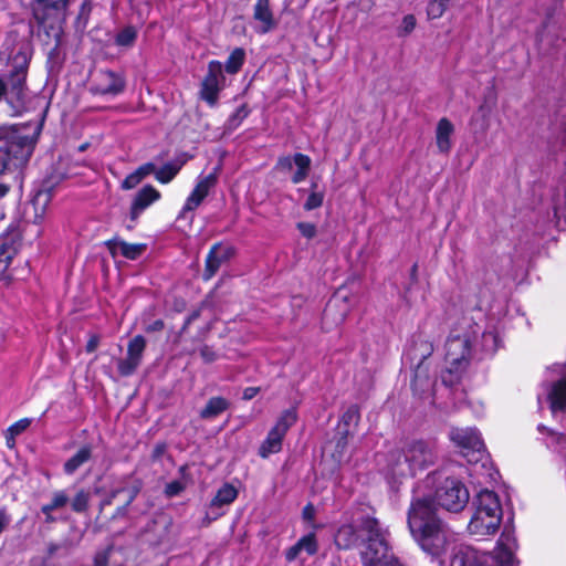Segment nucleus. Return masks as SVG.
<instances>
[{
	"mask_svg": "<svg viewBox=\"0 0 566 566\" xmlns=\"http://www.w3.org/2000/svg\"><path fill=\"white\" fill-rule=\"evenodd\" d=\"M407 523L413 539L423 552L433 557L447 552L452 534L438 517L431 496L422 493L419 486L413 491Z\"/></svg>",
	"mask_w": 566,
	"mask_h": 566,
	"instance_id": "f257e3e1",
	"label": "nucleus"
},
{
	"mask_svg": "<svg viewBox=\"0 0 566 566\" xmlns=\"http://www.w3.org/2000/svg\"><path fill=\"white\" fill-rule=\"evenodd\" d=\"M339 548L360 546V556L365 566H401L389 553V547L377 520L364 517L357 525L345 524L335 535Z\"/></svg>",
	"mask_w": 566,
	"mask_h": 566,
	"instance_id": "f03ea898",
	"label": "nucleus"
},
{
	"mask_svg": "<svg viewBox=\"0 0 566 566\" xmlns=\"http://www.w3.org/2000/svg\"><path fill=\"white\" fill-rule=\"evenodd\" d=\"M479 335V326L463 321L453 328L444 344V369L441 374L442 382L447 386L457 384L468 369L471 360L478 356L473 340Z\"/></svg>",
	"mask_w": 566,
	"mask_h": 566,
	"instance_id": "7ed1b4c3",
	"label": "nucleus"
},
{
	"mask_svg": "<svg viewBox=\"0 0 566 566\" xmlns=\"http://www.w3.org/2000/svg\"><path fill=\"white\" fill-rule=\"evenodd\" d=\"M32 48L29 42L23 41L10 59L11 70L4 78L0 76V102L6 101L12 115H21L27 109L28 86L27 77Z\"/></svg>",
	"mask_w": 566,
	"mask_h": 566,
	"instance_id": "20e7f679",
	"label": "nucleus"
},
{
	"mask_svg": "<svg viewBox=\"0 0 566 566\" xmlns=\"http://www.w3.org/2000/svg\"><path fill=\"white\" fill-rule=\"evenodd\" d=\"M438 458L433 442L417 440L408 443L403 449L390 453L388 459V472L394 478H407L415 475L433 465Z\"/></svg>",
	"mask_w": 566,
	"mask_h": 566,
	"instance_id": "39448f33",
	"label": "nucleus"
},
{
	"mask_svg": "<svg viewBox=\"0 0 566 566\" xmlns=\"http://www.w3.org/2000/svg\"><path fill=\"white\" fill-rule=\"evenodd\" d=\"M474 513L468 524V531L474 536H489L496 533L502 522V506L497 495L482 490L473 500Z\"/></svg>",
	"mask_w": 566,
	"mask_h": 566,
	"instance_id": "423d86ee",
	"label": "nucleus"
},
{
	"mask_svg": "<svg viewBox=\"0 0 566 566\" xmlns=\"http://www.w3.org/2000/svg\"><path fill=\"white\" fill-rule=\"evenodd\" d=\"M516 547V539L510 531H504L492 554L484 553L471 546H460L452 555L450 566H497L500 555L507 552L515 560L513 551Z\"/></svg>",
	"mask_w": 566,
	"mask_h": 566,
	"instance_id": "0eeeda50",
	"label": "nucleus"
},
{
	"mask_svg": "<svg viewBox=\"0 0 566 566\" xmlns=\"http://www.w3.org/2000/svg\"><path fill=\"white\" fill-rule=\"evenodd\" d=\"M35 137L13 136L0 146V176L23 167L30 159Z\"/></svg>",
	"mask_w": 566,
	"mask_h": 566,
	"instance_id": "6e6552de",
	"label": "nucleus"
},
{
	"mask_svg": "<svg viewBox=\"0 0 566 566\" xmlns=\"http://www.w3.org/2000/svg\"><path fill=\"white\" fill-rule=\"evenodd\" d=\"M433 499L441 509L458 513L467 506L470 494L467 486L460 480L446 478L437 485Z\"/></svg>",
	"mask_w": 566,
	"mask_h": 566,
	"instance_id": "1a4fd4ad",
	"label": "nucleus"
},
{
	"mask_svg": "<svg viewBox=\"0 0 566 566\" xmlns=\"http://www.w3.org/2000/svg\"><path fill=\"white\" fill-rule=\"evenodd\" d=\"M450 439L461 449L470 463H478L485 458V447L480 433L474 428H453Z\"/></svg>",
	"mask_w": 566,
	"mask_h": 566,
	"instance_id": "9d476101",
	"label": "nucleus"
},
{
	"mask_svg": "<svg viewBox=\"0 0 566 566\" xmlns=\"http://www.w3.org/2000/svg\"><path fill=\"white\" fill-rule=\"evenodd\" d=\"M297 415L294 409H287L276 420L266 438L259 448V455L263 459L282 450V442L289 429L296 422Z\"/></svg>",
	"mask_w": 566,
	"mask_h": 566,
	"instance_id": "9b49d317",
	"label": "nucleus"
},
{
	"mask_svg": "<svg viewBox=\"0 0 566 566\" xmlns=\"http://www.w3.org/2000/svg\"><path fill=\"white\" fill-rule=\"evenodd\" d=\"M226 77L223 66L219 61H210L208 72L201 83L200 97L210 106H214L219 98V93L224 86Z\"/></svg>",
	"mask_w": 566,
	"mask_h": 566,
	"instance_id": "f8f14e48",
	"label": "nucleus"
},
{
	"mask_svg": "<svg viewBox=\"0 0 566 566\" xmlns=\"http://www.w3.org/2000/svg\"><path fill=\"white\" fill-rule=\"evenodd\" d=\"M70 0H35L33 14L40 25H46L50 20L64 19Z\"/></svg>",
	"mask_w": 566,
	"mask_h": 566,
	"instance_id": "ddd939ff",
	"label": "nucleus"
},
{
	"mask_svg": "<svg viewBox=\"0 0 566 566\" xmlns=\"http://www.w3.org/2000/svg\"><path fill=\"white\" fill-rule=\"evenodd\" d=\"M125 88L124 77L111 70H101L96 73L92 91L101 95H117Z\"/></svg>",
	"mask_w": 566,
	"mask_h": 566,
	"instance_id": "4468645a",
	"label": "nucleus"
},
{
	"mask_svg": "<svg viewBox=\"0 0 566 566\" xmlns=\"http://www.w3.org/2000/svg\"><path fill=\"white\" fill-rule=\"evenodd\" d=\"M233 253L234 250L231 247H222L219 243L214 244L206 258L203 280L209 281L219 271L222 263L232 258Z\"/></svg>",
	"mask_w": 566,
	"mask_h": 566,
	"instance_id": "2eb2a0df",
	"label": "nucleus"
},
{
	"mask_svg": "<svg viewBox=\"0 0 566 566\" xmlns=\"http://www.w3.org/2000/svg\"><path fill=\"white\" fill-rule=\"evenodd\" d=\"M160 192L153 187L147 185L143 187L135 196L130 207V219L136 221L138 217L147 209L151 203L159 200Z\"/></svg>",
	"mask_w": 566,
	"mask_h": 566,
	"instance_id": "dca6fc26",
	"label": "nucleus"
},
{
	"mask_svg": "<svg viewBox=\"0 0 566 566\" xmlns=\"http://www.w3.org/2000/svg\"><path fill=\"white\" fill-rule=\"evenodd\" d=\"M140 488L142 486L139 482H126L120 484L111 490L107 496L101 502V506L104 507L106 505L113 504L114 500L118 496H122L123 504L129 506L140 492Z\"/></svg>",
	"mask_w": 566,
	"mask_h": 566,
	"instance_id": "f3484780",
	"label": "nucleus"
},
{
	"mask_svg": "<svg viewBox=\"0 0 566 566\" xmlns=\"http://www.w3.org/2000/svg\"><path fill=\"white\" fill-rule=\"evenodd\" d=\"M253 18L260 22L258 32L264 34L275 27V20L270 7V0H258L253 8Z\"/></svg>",
	"mask_w": 566,
	"mask_h": 566,
	"instance_id": "a211bd4d",
	"label": "nucleus"
},
{
	"mask_svg": "<svg viewBox=\"0 0 566 566\" xmlns=\"http://www.w3.org/2000/svg\"><path fill=\"white\" fill-rule=\"evenodd\" d=\"M107 247L113 255L119 253L128 260L138 259L147 249L145 243H128L119 239L109 240Z\"/></svg>",
	"mask_w": 566,
	"mask_h": 566,
	"instance_id": "6ab92c4d",
	"label": "nucleus"
},
{
	"mask_svg": "<svg viewBox=\"0 0 566 566\" xmlns=\"http://www.w3.org/2000/svg\"><path fill=\"white\" fill-rule=\"evenodd\" d=\"M454 133L453 124L446 117L441 118L436 128V144L438 150L448 154L452 148L451 137Z\"/></svg>",
	"mask_w": 566,
	"mask_h": 566,
	"instance_id": "aec40b11",
	"label": "nucleus"
},
{
	"mask_svg": "<svg viewBox=\"0 0 566 566\" xmlns=\"http://www.w3.org/2000/svg\"><path fill=\"white\" fill-rule=\"evenodd\" d=\"M473 345L476 346L478 355L481 354L479 358H482V356L493 355L497 350L500 339L494 331H484L481 333V328L479 327V335L475 340H473Z\"/></svg>",
	"mask_w": 566,
	"mask_h": 566,
	"instance_id": "412c9836",
	"label": "nucleus"
},
{
	"mask_svg": "<svg viewBox=\"0 0 566 566\" xmlns=\"http://www.w3.org/2000/svg\"><path fill=\"white\" fill-rule=\"evenodd\" d=\"M317 542L314 533H310L303 537H301L292 547H290L285 557L289 562L294 560L300 556L302 552H305L307 555H314L317 552Z\"/></svg>",
	"mask_w": 566,
	"mask_h": 566,
	"instance_id": "4be33fe9",
	"label": "nucleus"
},
{
	"mask_svg": "<svg viewBox=\"0 0 566 566\" xmlns=\"http://www.w3.org/2000/svg\"><path fill=\"white\" fill-rule=\"evenodd\" d=\"M433 353V345L431 342L427 339H422L421 337L413 340V345L410 352V355L413 359H418V366L415 374L413 387L417 388L418 379H419V370L421 369V364L424 359H427Z\"/></svg>",
	"mask_w": 566,
	"mask_h": 566,
	"instance_id": "5701e85b",
	"label": "nucleus"
},
{
	"mask_svg": "<svg viewBox=\"0 0 566 566\" xmlns=\"http://www.w3.org/2000/svg\"><path fill=\"white\" fill-rule=\"evenodd\" d=\"M93 448L91 444L81 447L63 465L64 473L72 475L92 458Z\"/></svg>",
	"mask_w": 566,
	"mask_h": 566,
	"instance_id": "b1692460",
	"label": "nucleus"
},
{
	"mask_svg": "<svg viewBox=\"0 0 566 566\" xmlns=\"http://www.w3.org/2000/svg\"><path fill=\"white\" fill-rule=\"evenodd\" d=\"M548 398L553 412H556L557 410L566 412V377L553 385Z\"/></svg>",
	"mask_w": 566,
	"mask_h": 566,
	"instance_id": "393cba45",
	"label": "nucleus"
},
{
	"mask_svg": "<svg viewBox=\"0 0 566 566\" xmlns=\"http://www.w3.org/2000/svg\"><path fill=\"white\" fill-rule=\"evenodd\" d=\"M238 496V490L229 484H223L217 492L216 496L210 502V509H221L224 505L231 504Z\"/></svg>",
	"mask_w": 566,
	"mask_h": 566,
	"instance_id": "a878e982",
	"label": "nucleus"
},
{
	"mask_svg": "<svg viewBox=\"0 0 566 566\" xmlns=\"http://www.w3.org/2000/svg\"><path fill=\"white\" fill-rule=\"evenodd\" d=\"M229 401L223 397H212L208 400L205 408L200 411L202 419H213L229 408Z\"/></svg>",
	"mask_w": 566,
	"mask_h": 566,
	"instance_id": "bb28decb",
	"label": "nucleus"
},
{
	"mask_svg": "<svg viewBox=\"0 0 566 566\" xmlns=\"http://www.w3.org/2000/svg\"><path fill=\"white\" fill-rule=\"evenodd\" d=\"M554 216L557 220H566V174L563 175L553 201Z\"/></svg>",
	"mask_w": 566,
	"mask_h": 566,
	"instance_id": "cd10ccee",
	"label": "nucleus"
},
{
	"mask_svg": "<svg viewBox=\"0 0 566 566\" xmlns=\"http://www.w3.org/2000/svg\"><path fill=\"white\" fill-rule=\"evenodd\" d=\"M245 61V51L242 48H235L226 61L224 69L229 74H237Z\"/></svg>",
	"mask_w": 566,
	"mask_h": 566,
	"instance_id": "c85d7f7f",
	"label": "nucleus"
},
{
	"mask_svg": "<svg viewBox=\"0 0 566 566\" xmlns=\"http://www.w3.org/2000/svg\"><path fill=\"white\" fill-rule=\"evenodd\" d=\"M218 171L219 168L217 167L212 172L208 174L205 177H201L192 191L206 198L209 195L210 190L214 188V186L217 185Z\"/></svg>",
	"mask_w": 566,
	"mask_h": 566,
	"instance_id": "c756f323",
	"label": "nucleus"
},
{
	"mask_svg": "<svg viewBox=\"0 0 566 566\" xmlns=\"http://www.w3.org/2000/svg\"><path fill=\"white\" fill-rule=\"evenodd\" d=\"M294 164L296 165L297 170L293 175L292 181L294 184H300L306 178V176L308 174V169L311 166V158L304 154L298 153L294 156Z\"/></svg>",
	"mask_w": 566,
	"mask_h": 566,
	"instance_id": "7c9ffc66",
	"label": "nucleus"
},
{
	"mask_svg": "<svg viewBox=\"0 0 566 566\" xmlns=\"http://www.w3.org/2000/svg\"><path fill=\"white\" fill-rule=\"evenodd\" d=\"M137 39V29L127 25L122 29L115 36V44L122 48H132Z\"/></svg>",
	"mask_w": 566,
	"mask_h": 566,
	"instance_id": "2f4dec72",
	"label": "nucleus"
},
{
	"mask_svg": "<svg viewBox=\"0 0 566 566\" xmlns=\"http://www.w3.org/2000/svg\"><path fill=\"white\" fill-rule=\"evenodd\" d=\"M145 348H146V339L142 335H136L128 343L127 356L142 363Z\"/></svg>",
	"mask_w": 566,
	"mask_h": 566,
	"instance_id": "473e14b6",
	"label": "nucleus"
},
{
	"mask_svg": "<svg viewBox=\"0 0 566 566\" xmlns=\"http://www.w3.org/2000/svg\"><path fill=\"white\" fill-rule=\"evenodd\" d=\"M70 497L65 491H55L52 494L51 501L41 507V512L56 511L66 506Z\"/></svg>",
	"mask_w": 566,
	"mask_h": 566,
	"instance_id": "72a5a7b5",
	"label": "nucleus"
},
{
	"mask_svg": "<svg viewBox=\"0 0 566 566\" xmlns=\"http://www.w3.org/2000/svg\"><path fill=\"white\" fill-rule=\"evenodd\" d=\"M180 165L176 163H168L161 168L156 169V179L161 184L170 182L180 170Z\"/></svg>",
	"mask_w": 566,
	"mask_h": 566,
	"instance_id": "f704fd0d",
	"label": "nucleus"
},
{
	"mask_svg": "<svg viewBox=\"0 0 566 566\" xmlns=\"http://www.w3.org/2000/svg\"><path fill=\"white\" fill-rule=\"evenodd\" d=\"M14 254L15 250L12 243L7 241L0 242V274L7 271Z\"/></svg>",
	"mask_w": 566,
	"mask_h": 566,
	"instance_id": "c9c22d12",
	"label": "nucleus"
},
{
	"mask_svg": "<svg viewBox=\"0 0 566 566\" xmlns=\"http://www.w3.org/2000/svg\"><path fill=\"white\" fill-rule=\"evenodd\" d=\"M90 500L91 493L84 489H81L72 499L71 507L76 513H84L88 509Z\"/></svg>",
	"mask_w": 566,
	"mask_h": 566,
	"instance_id": "e433bc0d",
	"label": "nucleus"
},
{
	"mask_svg": "<svg viewBox=\"0 0 566 566\" xmlns=\"http://www.w3.org/2000/svg\"><path fill=\"white\" fill-rule=\"evenodd\" d=\"M359 418H360V415H359V409L357 406L353 405L350 406L342 416V424H344L345 427H347V429L345 430V434L347 436L349 433V428L352 426L356 427L358 424V421H359Z\"/></svg>",
	"mask_w": 566,
	"mask_h": 566,
	"instance_id": "4c0bfd02",
	"label": "nucleus"
},
{
	"mask_svg": "<svg viewBox=\"0 0 566 566\" xmlns=\"http://www.w3.org/2000/svg\"><path fill=\"white\" fill-rule=\"evenodd\" d=\"M139 365V361L126 356V358L118 360L117 369L122 376L127 377L133 375Z\"/></svg>",
	"mask_w": 566,
	"mask_h": 566,
	"instance_id": "58836bf2",
	"label": "nucleus"
},
{
	"mask_svg": "<svg viewBox=\"0 0 566 566\" xmlns=\"http://www.w3.org/2000/svg\"><path fill=\"white\" fill-rule=\"evenodd\" d=\"M203 199L205 198L202 196L196 193L195 191H191L182 207V210L179 213V218H186V214L197 209L203 201Z\"/></svg>",
	"mask_w": 566,
	"mask_h": 566,
	"instance_id": "ea45409f",
	"label": "nucleus"
},
{
	"mask_svg": "<svg viewBox=\"0 0 566 566\" xmlns=\"http://www.w3.org/2000/svg\"><path fill=\"white\" fill-rule=\"evenodd\" d=\"M346 302L345 296H340L339 294H335L332 300L328 302L325 311H324V319H329L334 316V311L337 307L342 306V303Z\"/></svg>",
	"mask_w": 566,
	"mask_h": 566,
	"instance_id": "a19ab883",
	"label": "nucleus"
},
{
	"mask_svg": "<svg viewBox=\"0 0 566 566\" xmlns=\"http://www.w3.org/2000/svg\"><path fill=\"white\" fill-rule=\"evenodd\" d=\"M448 6L437 1L432 0L427 8V13L429 19H439L443 15L446 9Z\"/></svg>",
	"mask_w": 566,
	"mask_h": 566,
	"instance_id": "79ce46f5",
	"label": "nucleus"
},
{
	"mask_svg": "<svg viewBox=\"0 0 566 566\" xmlns=\"http://www.w3.org/2000/svg\"><path fill=\"white\" fill-rule=\"evenodd\" d=\"M187 486V482L175 480L169 482L165 488V494L168 497H174L179 495Z\"/></svg>",
	"mask_w": 566,
	"mask_h": 566,
	"instance_id": "37998d69",
	"label": "nucleus"
},
{
	"mask_svg": "<svg viewBox=\"0 0 566 566\" xmlns=\"http://www.w3.org/2000/svg\"><path fill=\"white\" fill-rule=\"evenodd\" d=\"M323 199L324 195L322 192H312L304 203V209L311 211L321 207L323 203Z\"/></svg>",
	"mask_w": 566,
	"mask_h": 566,
	"instance_id": "c03bdc74",
	"label": "nucleus"
},
{
	"mask_svg": "<svg viewBox=\"0 0 566 566\" xmlns=\"http://www.w3.org/2000/svg\"><path fill=\"white\" fill-rule=\"evenodd\" d=\"M199 355L206 364H211L220 357V355L208 345H203L199 348Z\"/></svg>",
	"mask_w": 566,
	"mask_h": 566,
	"instance_id": "a18cd8bd",
	"label": "nucleus"
},
{
	"mask_svg": "<svg viewBox=\"0 0 566 566\" xmlns=\"http://www.w3.org/2000/svg\"><path fill=\"white\" fill-rule=\"evenodd\" d=\"M30 424L31 420L29 418L20 419L8 429V433L12 437L19 436L27 430Z\"/></svg>",
	"mask_w": 566,
	"mask_h": 566,
	"instance_id": "49530a36",
	"label": "nucleus"
},
{
	"mask_svg": "<svg viewBox=\"0 0 566 566\" xmlns=\"http://www.w3.org/2000/svg\"><path fill=\"white\" fill-rule=\"evenodd\" d=\"M416 27V19L412 14H408L403 17L402 23L399 28V35H407L413 31Z\"/></svg>",
	"mask_w": 566,
	"mask_h": 566,
	"instance_id": "de8ad7c7",
	"label": "nucleus"
},
{
	"mask_svg": "<svg viewBox=\"0 0 566 566\" xmlns=\"http://www.w3.org/2000/svg\"><path fill=\"white\" fill-rule=\"evenodd\" d=\"M537 429L539 432H546L547 434H549L553 442H555L557 444H566V433H557V432L548 429L544 424H538Z\"/></svg>",
	"mask_w": 566,
	"mask_h": 566,
	"instance_id": "09e8293b",
	"label": "nucleus"
},
{
	"mask_svg": "<svg viewBox=\"0 0 566 566\" xmlns=\"http://www.w3.org/2000/svg\"><path fill=\"white\" fill-rule=\"evenodd\" d=\"M142 182L140 177L136 171L129 174L122 182V188L125 190H129L135 188L138 184Z\"/></svg>",
	"mask_w": 566,
	"mask_h": 566,
	"instance_id": "8fccbe9b",
	"label": "nucleus"
},
{
	"mask_svg": "<svg viewBox=\"0 0 566 566\" xmlns=\"http://www.w3.org/2000/svg\"><path fill=\"white\" fill-rule=\"evenodd\" d=\"M112 548L97 552L94 556V566H108Z\"/></svg>",
	"mask_w": 566,
	"mask_h": 566,
	"instance_id": "3c124183",
	"label": "nucleus"
},
{
	"mask_svg": "<svg viewBox=\"0 0 566 566\" xmlns=\"http://www.w3.org/2000/svg\"><path fill=\"white\" fill-rule=\"evenodd\" d=\"M297 229L300 230L302 235L307 239H312L316 234V227L310 222L297 223Z\"/></svg>",
	"mask_w": 566,
	"mask_h": 566,
	"instance_id": "603ef678",
	"label": "nucleus"
},
{
	"mask_svg": "<svg viewBox=\"0 0 566 566\" xmlns=\"http://www.w3.org/2000/svg\"><path fill=\"white\" fill-rule=\"evenodd\" d=\"M135 171L137 172V175L143 180L144 178H146L150 174H155L156 175V166L153 163H146V164L139 166Z\"/></svg>",
	"mask_w": 566,
	"mask_h": 566,
	"instance_id": "864d4df0",
	"label": "nucleus"
},
{
	"mask_svg": "<svg viewBox=\"0 0 566 566\" xmlns=\"http://www.w3.org/2000/svg\"><path fill=\"white\" fill-rule=\"evenodd\" d=\"M91 10H92L91 1L85 0L81 6V9H80V12L77 15V21L83 22V24H85L90 17Z\"/></svg>",
	"mask_w": 566,
	"mask_h": 566,
	"instance_id": "5fc2aeb1",
	"label": "nucleus"
},
{
	"mask_svg": "<svg viewBox=\"0 0 566 566\" xmlns=\"http://www.w3.org/2000/svg\"><path fill=\"white\" fill-rule=\"evenodd\" d=\"M222 514L223 512H220L219 509L211 510L209 507L205 518L202 520V526H208L212 521L217 520Z\"/></svg>",
	"mask_w": 566,
	"mask_h": 566,
	"instance_id": "6e6d98bb",
	"label": "nucleus"
},
{
	"mask_svg": "<svg viewBox=\"0 0 566 566\" xmlns=\"http://www.w3.org/2000/svg\"><path fill=\"white\" fill-rule=\"evenodd\" d=\"M294 164V157L285 156L277 160L276 167L281 170H291Z\"/></svg>",
	"mask_w": 566,
	"mask_h": 566,
	"instance_id": "4d7b16f0",
	"label": "nucleus"
},
{
	"mask_svg": "<svg viewBox=\"0 0 566 566\" xmlns=\"http://www.w3.org/2000/svg\"><path fill=\"white\" fill-rule=\"evenodd\" d=\"M11 522V516L4 509H0V535L7 530Z\"/></svg>",
	"mask_w": 566,
	"mask_h": 566,
	"instance_id": "13d9d810",
	"label": "nucleus"
},
{
	"mask_svg": "<svg viewBox=\"0 0 566 566\" xmlns=\"http://www.w3.org/2000/svg\"><path fill=\"white\" fill-rule=\"evenodd\" d=\"M166 444L164 442H159L157 443L154 449H153V452H151V459L154 461H157L159 460L166 452Z\"/></svg>",
	"mask_w": 566,
	"mask_h": 566,
	"instance_id": "bf43d9fd",
	"label": "nucleus"
},
{
	"mask_svg": "<svg viewBox=\"0 0 566 566\" xmlns=\"http://www.w3.org/2000/svg\"><path fill=\"white\" fill-rule=\"evenodd\" d=\"M497 566H515V560H513L511 558V555L507 552H503L501 555H500V562H499V565Z\"/></svg>",
	"mask_w": 566,
	"mask_h": 566,
	"instance_id": "052dcab7",
	"label": "nucleus"
},
{
	"mask_svg": "<svg viewBox=\"0 0 566 566\" xmlns=\"http://www.w3.org/2000/svg\"><path fill=\"white\" fill-rule=\"evenodd\" d=\"M247 116V112L243 108H240L235 112V114L229 119L230 125L237 126L242 118Z\"/></svg>",
	"mask_w": 566,
	"mask_h": 566,
	"instance_id": "680f3d73",
	"label": "nucleus"
},
{
	"mask_svg": "<svg viewBox=\"0 0 566 566\" xmlns=\"http://www.w3.org/2000/svg\"><path fill=\"white\" fill-rule=\"evenodd\" d=\"M99 344V337L97 335H92L86 344V352L93 353Z\"/></svg>",
	"mask_w": 566,
	"mask_h": 566,
	"instance_id": "e2e57ef3",
	"label": "nucleus"
},
{
	"mask_svg": "<svg viewBox=\"0 0 566 566\" xmlns=\"http://www.w3.org/2000/svg\"><path fill=\"white\" fill-rule=\"evenodd\" d=\"M303 518L306 520V521H313L314 517H315V509L312 504H307L304 509H303Z\"/></svg>",
	"mask_w": 566,
	"mask_h": 566,
	"instance_id": "0e129e2a",
	"label": "nucleus"
},
{
	"mask_svg": "<svg viewBox=\"0 0 566 566\" xmlns=\"http://www.w3.org/2000/svg\"><path fill=\"white\" fill-rule=\"evenodd\" d=\"M259 392L258 387H248L243 390V399L244 400H251L253 399Z\"/></svg>",
	"mask_w": 566,
	"mask_h": 566,
	"instance_id": "69168bd1",
	"label": "nucleus"
},
{
	"mask_svg": "<svg viewBox=\"0 0 566 566\" xmlns=\"http://www.w3.org/2000/svg\"><path fill=\"white\" fill-rule=\"evenodd\" d=\"M164 322L161 319H156L151 324H149L147 327H146V331L147 332H159L164 328Z\"/></svg>",
	"mask_w": 566,
	"mask_h": 566,
	"instance_id": "338daca9",
	"label": "nucleus"
},
{
	"mask_svg": "<svg viewBox=\"0 0 566 566\" xmlns=\"http://www.w3.org/2000/svg\"><path fill=\"white\" fill-rule=\"evenodd\" d=\"M127 512H128V505L122 504L120 506H118L116 509L115 514L113 515V518L125 517L127 515Z\"/></svg>",
	"mask_w": 566,
	"mask_h": 566,
	"instance_id": "774afa93",
	"label": "nucleus"
}]
</instances>
